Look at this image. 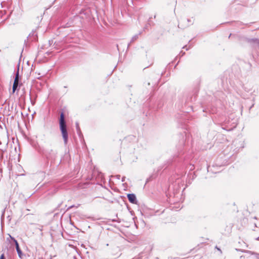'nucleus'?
Returning a JSON list of instances; mask_svg holds the SVG:
<instances>
[{"label": "nucleus", "mask_w": 259, "mask_h": 259, "mask_svg": "<svg viewBox=\"0 0 259 259\" xmlns=\"http://www.w3.org/2000/svg\"><path fill=\"white\" fill-rule=\"evenodd\" d=\"M59 125L64 141L65 143H66L68 139V133L66 129V124L65 123L64 114L63 112H61L60 114Z\"/></svg>", "instance_id": "1"}, {"label": "nucleus", "mask_w": 259, "mask_h": 259, "mask_svg": "<svg viewBox=\"0 0 259 259\" xmlns=\"http://www.w3.org/2000/svg\"><path fill=\"white\" fill-rule=\"evenodd\" d=\"M19 83V72L18 71L17 72L15 78L14 79V81L13 85L12 92L14 93L16 90L17 89Z\"/></svg>", "instance_id": "2"}, {"label": "nucleus", "mask_w": 259, "mask_h": 259, "mask_svg": "<svg viewBox=\"0 0 259 259\" xmlns=\"http://www.w3.org/2000/svg\"><path fill=\"white\" fill-rule=\"evenodd\" d=\"M10 237L15 242V245H16V250H17V253L18 254V255L20 258H21L22 256V252L19 247V244H18L17 241L12 237L10 236Z\"/></svg>", "instance_id": "3"}, {"label": "nucleus", "mask_w": 259, "mask_h": 259, "mask_svg": "<svg viewBox=\"0 0 259 259\" xmlns=\"http://www.w3.org/2000/svg\"><path fill=\"white\" fill-rule=\"evenodd\" d=\"M129 201L133 204L137 203V199L135 194H128L127 195Z\"/></svg>", "instance_id": "4"}, {"label": "nucleus", "mask_w": 259, "mask_h": 259, "mask_svg": "<svg viewBox=\"0 0 259 259\" xmlns=\"http://www.w3.org/2000/svg\"><path fill=\"white\" fill-rule=\"evenodd\" d=\"M0 259H5L4 254H2L0 257Z\"/></svg>", "instance_id": "5"}, {"label": "nucleus", "mask_w": 259, "mask_h": 259, "mask_svg": "<svg viewBox=\"0 0 259 259\" xmlns=\"http://www.w3.org/2000/svg\"><path fill=\"white\" fill-rule=\"evenodd\" d=\"M218 250V251H219L221 253H222V250H221V249H220L219 248H218V247H215Z\"/></svg>", "instance_id": "6"}]
</instances>
